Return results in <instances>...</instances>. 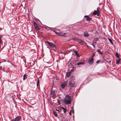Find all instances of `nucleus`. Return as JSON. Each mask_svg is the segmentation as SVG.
I'll use <instances>...</instances> for the list:
<instances>
[{
	"instance_id": "7c9ffc66",
	"label": "nucleus",
	"mask_w": 121,
	"mask_h": 121,
	"mask_svg": "<svg viewBox=\"0 0 121 121\" xmlns=\"http://www.w3.org/2000/svg\"><path fill=\"white\" fill-rule=\"evenodd\" d=\"M99 62V60H98L96 62L97 63H98Z\"/></svg>"
},
{
	"instance_id": "e433bc0d",
	"label": "nucleus",
	"mask_w": 121,
	"mask_h": 121,
	"mask_svg": "<svg viewBox=\"0 0 121 121\" xmlns=\"http://www.w3.org/2000/svg\"><path fill=\"white\" fill-rule=\"evenodd\" d=\"M56 111H57L58 112H60L59 110H58V109H56Z\"/></svg>"
},
{
	"instance_id": "2eb2a0df",
	"label": "nucleus",
	"mask_w": 121,
	"mask_h": 121,
	"mask_svg": "<svg viewBox=\"0 0 121 121\" xmlns=\"http://www.w3.org/2000/svg\"><path fill=\"white\" fill-rule=\"evenodd\" d=\"M108 39L110 42L111 43L112 45H113V43L112 41V39L109 38H108Z\"/></svg>"
},
{
	"instance_id": "c756f323",
	"label": "nucleus",
	"mask_w": 121,
	"mask_h": 121,
	"mask_svg": "<svg viewBox=\"0 0 121 121\" xmlns=\"http://www.w3.org/2000/svg\"><path fill=\"white\" fill-rule=\"evenodd\" d=\"M11 121H17L16 119L15 118L14 119H13Z\"/></svg>"
},
{
	"instance_id": "4c0bfd02",
	"label": "nucleus",
	"mask_w": 121,
	"mask_h": 121,
	"mask_svg": "<svg viewBox=\"0 0 121 121\" xmlns=\"http://www.w3.org/2000/svg\"><path fill=\"white\" fill-rule=\"evenodd\" d=\"M96 11L98 12H99V10L98 9V8H97V10Z\"/></svg>"
},
{
	"instance_id": "37998d69",
	"label": "nucleus",
	"mask_w": 121,
	"mask_h": 121,
	"mask_svg": "<svg viewBox=\"0 0 121 121\" xmlns=\"http://www.w3.org/2000/svg\"><path fill=\"white\" fill-rule=\"evenodd\" d=\"M94 43V42H93V43Z\"/></svg>"
},
{
	"instance_id": "f8f14e48",
	"label": "nucleus",
	"mask_w": 121,
	"mask_h": 121,
	"mask_svg": "<svg viewBox=\"0 0 121 121\" xmlns=\"http://www.w3.org/2000/svg\"><path fill=\"white\" fill-rule=\"evenodd\" d=\"M74 52L75 53V54L78 57H79V53L77 51H74Z\"/></svg>"
},
{
	"instance_id": "a878e982",
	"label": "nucleus",
	"mask_w": 121,
	"mask_h": 121,
	"mask_svg": "<svg viewBox=\"0 0 121 121\" xmlns=\"http://www.w3.org/2000/svg\"><path fill=\"white\" fill-rule=\"evenodd\" d=\"M60 100H59V99H57V102L59 104H60Z\"/></svg>"
},
{
	"instance_id": "58836bf2",
	"label": "nucleus",
	"mask_w": 121,
	"mask_h": 121,
	"mask_svg": "<svg viewBox=\"0 0 121 121\" xmlns=\"http://www.w3.org/2000/svg\"><path fill=\"white\" fill-rule=\"evenodd\" d=\"M2 67L1 66H0V69H2Z\"/></svg>"
},
{
	"instance_id": "c03bdc74",
	"label": "nucleus",
	"mask_w": 121,
	"mask_h": 121,
	"mask_svg": "<svg viewBox=\"0 0 121 121\" xmlns=\"http://www.w3.org/2000/svg\"><path fill=\"white\" fill-rule=\"evenodd\" d=\"M120 64H121V63H120Z\"/></svg>"
},
{
	"instance_id": "39448f33",
	"label": "nucleus",
	"mask_w": 121,
	"mask_h": 121,
	"mask_svg": "<svg viewBox=\"0 0 121 121\" xmlns=\"http://www.w3.org/2000/svg\"><path fill=\"white\" fill-rule=\"evenodd\" d=\"M68 83L67 81H66L62 83L61 85V87L62 88L64 89L67 85Z\"/></svg>"
},
{
	"instance_id": "5701e85b",
	"label": "nucleus",
	"mask_w": 121,
	"mask_h": 121,
	"mask_svg": "<svg viewBox=\"0 0 121 121\" xmlns=\"http://www.w3.org/2000/svg\"><path fill=\"white\" fill-rule=\"evenodd\" d=\"M91 19V18L90 17H88L86 18V20L87 21H90Z\"/></svg>"
},
{
	"instance_id": "b1692460",
	"label": "nucleus",
	"mask_w": 121,
	"mask_h": 121,
	"mask_svg": "<svg viewBox=\"0 0 121 121\" xmlns=\"http://www.w3.org/2000/svg\"><path fill=\"white\" fill-rule=\"evenodd\" d=\"M39 83V79H38L37 81V87H38Z\"/></svg>"
},
{
	"instance_id": "f257e3e1",
	"label": "nucleus",
	"mask_w": 121,
	"mask_h": 121,
	"mask_svg": "<svg viewBox=\"0 0 121 121\" xmlns=\"http://www.w3.org/2000/svg\"><path fill=\"white\" fill-rule=\"evenodd\" d=\"M63 103L66 105L70 104L71 103L70 97L68 95H67L65 98L63 100Z\"/></svg>"
},
{
	"instance_id": "aec40b11",
	"label": "nucleus",
	"mask_w": 121,
	"mask_h": 121,
	"mask_svg": "<svg viewBox=\"0 0 121 121\" xmlns=\"http://www.w3.org/2000/svg\"><path fill=\"white\" fill-rule=\"evenodd\" d=\"M98 12L96 10H95L93 13V14L94 15H96L98 13Z\"/></svg>"
},
{
	"instance_id": "f03ea898",
	"label": "nucleus",
	"mask_w": 121,
	"mask_h": 121,
	"mask_svg": "<svg viewBox=\"0 0 121 121\" xmlns=\"http://www.w3.org/2000/svg\"><path fill=\"white\" fill-rule=\"evenodd\" d=\"M75 78L74 76H72L70 78L69 82L70 86L71 87L75 86V82L74 81Z\"/></svg>"
},
{
	"instance_id": "bb28decb",
	"label": "nucleus",
	"mask_w": 121,
	"mask_h": 121,
	"mask_svg": "<svg viewBox=\"0 0 121 121\" xmlns=\"http://www.w3.org/2000/svg\"><path fill=\"white\" fill-rule=\"evenodd\" d=\"M71 111H72L71 110H70L69 112V114L70 115H71L72 114Z\"/></svg>"
},
{
	"instance_id": "7ed1b4c3",
	"label": "nucleus",
	"mask_w": 121,
	"mask_h": 121,
	"mask_svg": "<svg viewBox=\"0 0 121 121\" xmlns=\"http://www.w3.org/2000/svg\"><path fill=\"white\" fill-rule=\"evenodd\" d=\"M46 42L48 44L50 47L56 48V46L53 43L49 42L48 41H47Z\"/></svg>"
},
{
	"instance_id": "cd10ccee",
	"label": "nucleus",
	"mask_w": 121,
	"mask_h": 121,
	"mask_svg": "<svg viewBox=\"0 0 121 121\" xmlns=\"http://www.w3.org/2000/svg\"><path fill=\"white\" fill-rule=\"evenodd\" d=\"M91 45L93 46L94 48H95V45L93 44H91Z\"/></svg>"
},
{
	"instance_id": "79ce46f5",
	"label": "nucleus",
	"mask_w": 121,
	"mask_h": 121,
	"mask_svg": "<svg viewBox=\"0 0 121 121\" xmlns=\"http://www.w3.org/2000/svg\"><path fill=\"white\" fill-rule=\"evenodd\" d=\"M72 112H73V113H74V110H73Z\"/></svg>"
},
{
	"instance_id": "1a4fd4ad",
	"label": "nucleus",
	"mask_w": 121,
	"mask_h": 121,
	"mask_svg": "<svg viewBox=\"0 0 121 121\" xmlns=\"http://www.w3.org/2000/svg\"><path fill=\"white\" fill-rule=\"evenodd\" d=\"M84 35L85 37H88L89 36V34L86 31H85L84 33Z\"/></svg>"
},
{
	"instance_id": "20e7f679",
	"label": "nucleus",
	"mask_w": 121,
	"mask_h": 121,
	"mask_svg": "<svg viewBox=\"0 0 121 121\" xmlns=\"http://www.w3.org/2000/svg\"><path fill=\"white\" fill-rule=\"evenodd\" d=\"M32 23L36 30L38 31L39 30H40V29L38 26V25L34 21L32 22Z\"/></svg>"
},
{
	"instance_id": "0eeeda50",
	"label": "nucleus",
	"mask_w": 121,
	"mask_h": 121,
	"mask_svg": "<svg viewBox=\"0 0 121 121\" xmlns=\"http://www.w3.org/2000/svg\"><path fill=\"white\" fill-rule=\"evenodd\" d=\"M77 41L81 45L84 44L85 43H86L85 41L81 39H78Z\"/></svg>"
},
{
	"instance_id": "72a5a7b5",
	"label": "nucleus",
	"mask_w": 121,
	"mask_h": 121,
	"mask_svg": "<svg viewBox=\"0 0 121 121\" xmlns=\"http://www.w3.org/2000/svg\"><path fill=\"white\" fill-rule=\"evenodd\" d=\"M97 16H99V12H98L97 13Z\"/></svg>"
},
{
	"instance_id": "4be33fe9",
	"label": "nucleus",
	"mask_w": 121,
	"mask_h": 121,
	"mask_svg": "<svg viewBox=\"0 0 121 121\" xmlns=\"http://www.w3.org/2000/svg\"><path fill=\"white\" fill-rule=\"evenodd\" d=\"M56 91L55 90H52L51 92V94H53Z\"/></svg>"
},
{
	"instance_id": "423d86ee",
	"label": "nucleus",
	"mask_w": 121,
	"mask_h": 121,
	"mask_svg": "<svg viewBox=\"0 0 121 121\" xmlns=\"http://www.w3.org/2000/svg\"><path fill=\"white\" fill-rule=\"evenodd\" d=\"M89 64L91 65L94 62V59L92 57H91V59H89L88 61Z\"/></svg>"
},
{
	"instance_id": "a19ab883",
	"label": "nucleus",
	"mask_w": 121,
	"mask_h": 121,
	"mask_svg": "<svg viewBox=\"0 0 121 121\" xmlns=\"http://www.w3.org/2000/svg\"><path fill=\"white\" fill-rule=\"evenodd\" d=\"M94 56H95V55L94 54H93V56L92 57H93Z\"/></svg>"
},
{
	"instance_id": "9b49d317",
	"label": "nucleus",
	"mask_w": 121,
	"mask_h": 121,
	"mask_svg": "<svg viewBox=\"0 0 121 121\" xmlns=\"http://www.w3.org/2000/svg\"><path fill=\"white\" fill-rule=\"evenodd\" d=\"M70 72H67L66 74V76L68 78L70 77Z\"/></svg>"
},
{
	"instance_id": "393cba45",
	"label": "nucleus",
	"mask_w": 121,
	"mask_h": 121,
	"mask_svg": "<svg viewBox=\"0 0 121 121\" xmlns=\"http://www.w3.org/2000/svg\"><path fill=\"white\" fill-rule=\"evenodd\" d=\"M1 35H0V43L1 44L2 43L1 42V41L2 40H1Z\"/></svg>"
},
{
	"instance_id": "6e6552de",
	"label": "nucleus",
	"mask_w": 121,
	"mask_h": 121,
	"mask_svg": "<svg viewBox=\"0 0 121 121\" xmlns=\"http://www.w3.org/2000/svg\"><path fill=\"white\" fill-rule=\"evenodd\" d=\"M15 119L17 121H20L21 119V117L20 116L16 117Z\"/></svg>"
},
{
	"instance_id": "f704fd0d",
	"label": "nucleus",
	"mask_w": 121,
	"mask_h": 121,
	"mask_svg": "<svg viewBox=\"0 0 121 121\" xmlns=\"http://www.w3.org/2000/svg\"><path fill=\"white\" fill-rule=\"evenodd\" d=\"M95 39H96V41H97L98 40V38H96Z\"/></svg>"
},
{
	"instance_id": "473e14b6",
	"label": "nucleus",
	"mask_w": 121,
	"mask_h": 121,
	"mask_svg": "<svg viewBox=\"0 0 121 121\" xmlns=\"http://www.w3.org/2000/svg\"><path fill=\"white\" fill-rule=\"evenodd\" d=\"M86 46H87V48H88V47H89V46L88 45H87L86 44V43H85V44Z\"/></svg>"
},
{
	"instance_id": "4468645a",
	"label": "nucleus",
	"mask_w": 121,
	"mask_h": 121,
	"mask_svg": "<svg viewBox=\"0 0 121 121\" xmlns=\"http://www.w3.org/2000/svg\"><path fill=\"white\" fill-rule=\"evenodd\" d=\"M59 30L58 29H56L55 30H54V32L56 34H60V33L59 32H58L57 31H58Z\"/></svg>"
},
{
	"instance_id": "412c9836",
	"label": "nucleus",
	"mask_w": 121,
	"mask_h": 121,
	"mask_svg": "<svg viewBox=\"0 0 121 121\" xmlns=\"http://www.w3.org/2000/svg\"><path fill=\"white\" fill-rule=\"evenodd\" d=\"M53 114H54V116H55L57 117V114L56 112V111H53Z\"/></svg>"
},
{
	"instance_id": "dca6fc26",
	"label": "nucleus",
	"mask_w": 121,
	"mask_h": 121,
	"mask_svg": "<svg viewBox=\"0 0 121 121\" xmlns=\"http://www.w3.org/2000/svg\"><path fill=\"white\" fill-rule=\"evenodd\" d=\"M97 51L101 55H102L103 54V52H100V50L99 49H98L97 50Z\"/></svg>"
},
{
	"instance_id": "2f4dec72",
	"label": "nucleus",
	"mask_w": 121,
	"mask_h": 121,
	"mask_svg": "<svg viewBox=\"0 0 121 121\" xmlns=\"http://www.w3.org/2000/svg\"><path fill=\"white\" fill-rule=\"evenodd\" d=\"M86 46H87V48H88V47H89V46L88 45H87L86 44V43H85V44Z\"/></svg>"
},
{
	"instance_id": "9d476101",
	"label": "nucleus",
	"mask_w": 121,
	"mask_h": 121,
	"mask_svg": "<svg viewBox=\"0 0 121 121\" xmlns=\"http://www.w3.org/2000/svg\"><path fill=\"white\" fill-rule=\"evenodd\" d=\"M121 59L120 58H118V59L116 61V63L117 64L119 65V64L120 61H121Z\"/></svg>"
},
{
	"instance_id": "a211bd4d",
	"label": "nucleus",
	"mask_w": 121,
	"mask_h": 121,
	"mask_svg": "<svg viewBox=\"0 0 121 121\" xmlns=\"http://www.w3.org/2000/svg\"><path fill=\"white\" fill-rule=\"evenodd\" d=\"M26 76V74H25L24 75L23 77V80H24L26 79L27 78V77Z\"/></svg>"
},
{
	"instance_id": "ddd939ff",
	"label": "nucleus",
	"mask_w": 121,
	"mask_h": 121,
	"mask_svg": "<svg viewBox=\"0 0 121 121\" xmlns=\"http://www.w3.org/2000/svg\"><path fill=\"white\" fill-rule=\"evenodd\" d=\"M84 63L83 62H78L77 63V65H84Z\"/></svg>"
},
{
	"instance_id": "ea45409f",
	"label": "nucleus",
	"mask_w": 121,
	"mask_h": 121,
	"mask_svg": "<svg viewBox=\"0 0 121 121\" xmlns=\"http://www.w3.org/2000/svg\"><path fill=\"white\" fill-rule=\"evenodd\" d=\"M60 35L61 36H63V34H61Z\"/></svg>"
},
{
	"instance_id": "f3484780",
	"label": "nucleus",
	"mask_w": 121,
	"mask_h": 121,
	"mask_svg": "<svg viewBox=\"0 0 121 121\" xmlns=\"http://www.w3.org/2000/svg\"><path fill=\"white\" fill-rule=\"evenodd\" d=\"M61 108H62V109H63L64 110L63 112H64L65 113L67 111L66 109L65 108H64L63 107H61Z\"/></svg>"
},
{
	"instance_id": "c9c22d12",
	"label": "nucleus",
	"mask_w": 121,
	"mask_h": 121,
	"mask_svg": "<svg viewBox=\"0 0 121 121\" xmlns=\"http://www.w3.org/2000/svg\"><path fill=\"white\" fill-rule=\"evenodd\" d=\"M88 48L89 49H91V47L90 46H89Z\"/></svg>"
},
{
	"instance_id": "c85d7f7f",
	"label": "nucleus",
	"mask_w": 121,
	"mask_h": 121,
	"mask_svg": "<svg viewBox=\"0 0 121 121\" xmlns=\"http://www.w3.org/2000/svg\"><path fill=\"white\" fill-rule=\"evenodd\" d=\"M84 17H89V16L88 15H85Z\"/></svg>"
},
{
	"instance_id": "6ab92c4d",
	"label": "nucleus",
	"mask_w": 121,
	"mask_h": 121,
	"mask_svg": "<svg viewBox=\"0 0 121 121\" xmlns=\"http://www.w3.org/2000/svg\"><path fill=\"white\" fill-rule=\"evenodd\" d=\"M116 56L118 58H119V55L117 52H116Z\"/></svg>"
}]
</instances>
